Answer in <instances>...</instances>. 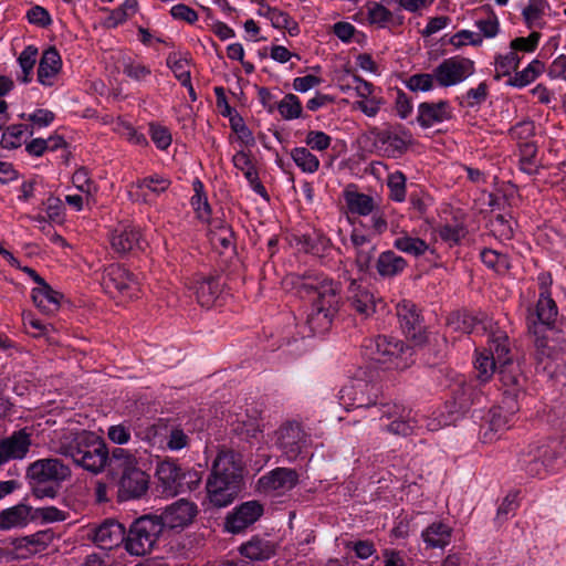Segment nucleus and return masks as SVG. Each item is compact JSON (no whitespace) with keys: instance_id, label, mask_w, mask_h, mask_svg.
Masks as SVG:
<instances>
[{"instance_id":"1","label":"nucleus","mask_w":566,"mask_h":566,"mask_svg":"<svg viewBox=\"0 0 566 566\" xmlns=\"http://www.w3.org/2000/svg\"><path fill=\"white\" fill-rule=\"evenodd\" d=\"M292 284L301 296L315 294L306 323L314 334L329 329L340 306V286L324 273L307 272L293 276Z\"/></svg>"},{"instance_id":"2","label":"nucleus","mask_w":566,"mask_h":566,"mask_svg":"<svg viewBox=\"0 0 566 566\" xmlns=\"http://www.w3.org/2000/svg\"><path fill=\"white\" fill-rule=\"evenodd\" d=\"M364 388H368L366 382L346 386L339 391L340 403L346 408H366L371 419L381 421L380 429L384 432L408 437L415 433L418 428V421L412 416L410 409L397 402L377 403L376 398L366 397Z\"/></svg>"},{"instance_id":"3","label":"nucleus","mask_w":566,"mask_h":566,"mask_svg":"<svg viewBox=\"0 0 566 566\" xmlns=\"http://www.w3.org/2000/svg\"><path fill=\"white\" fill-rule=\"evenodd\" d=\"M49 447L54 453L72 459L75 465L93 474H98L106 468L107 446L94 432L55 430Z\"/></svg>"},{"instance_id":"4","label":"nucleus","mask_w":566,"mask_h":566,"mask_svg":"<svg viewBox=\"0 0 566 566\" xmlns=\"http://www.w3.org/2000/svg\"><path fill=\"white\" fill-rule=\"evenodd\" d=\"M563 451L564 446L558 440L530 443L518 454V468L532 478H544L563 465Z\"/></svg>"},{"instance_id":"5","label":"nucleus","mask_w":566,"mask_h":566,"mask_svg":"<svg viewBox=\"0 0 566 566\" xmlns=\"http://www.w3.org/2000/svg\"><path fill=\"white\" fill-rule=\"evenodd\" d=\"M72 475L71 468L57 458L39 459L27 470L32 493L38 499L56 496L61 483Z\"/></svg>"},{"instance_id":"6","label":"nucleus","mask_w":566,"mask_h":566,"mask_svg":"<svg viewBox=\"0 0 566 566\" xmlns=\"http://www.w3.org/2000/svg\"><path fill=\"white\" fill-rule=\"evenodd\" d=\"M364 354L374 361L387 365L388 368L406 369L413 363L412 347L389 335H378L366 339Z\"/></svg>"},{"instance_id":"7","label":"nucleus","mask_w":566,"mask_h":566,"mask_svg":"<svg viewBox=\"0 0 566 566\" xmlns=\"http://www.w3.org/2000/svg\"><path fill=\"white\" fill-rule=\"evenodd\" d=\"M558 315V308L551 296V292H539L538 300L534 306L527 307L526 323L528 332L535 336L537 353L543 356L551 355L548 335Z\"/></svg>"},{"instance_id":"8","label":"nucleus","mask_w":566,"mask_h":566,"mask_svg":"<svg viewBox=\"0 0 566 566\" xmlns=\"http://www.w3.org/2000/svg\"><path fill=\"white\" fill-rule=\"evenodd\" d=\"M164 533L161 520L156 514L137 517L125 534V549L132 556H145L157 546Z\"/></svg>"},{"instance_id":"9","label":"nucleus","mask_w":566,"mask_h":566,"mask_svg":"<svg viewBox=\"0 0 566 566\" xmlns=\"http://www.w3.org/2000/svg\"><path fill=\"white\" fill-rule=\"evenodd\" d=\"M102 285L112 297L133 300L138 297L139 282L126 268L119 264H111L104 272Z\"/></svg>"},{"instance_id":"10","label":"nucleus","mask_w":566,"mask_h":566,"mask_svg":"<svg viewBox=\"0 0 566 566\" xmlns=\"http://www.w3.org/2000/svg\"><path fill=\"white\" fill-rule=\"evenodd\" d=\"M437 85L450 87L464 82L475 72L474 62L460 55L444 59L433 69Z\"/></svg>"},{"instance_id":"11","label":"nucleus","mask_w":566,"mask_h":566,"mask_svg":"<svg viewBox=\"0 0 566 566\" xmlns=\"http://www.w3.org/2000/svg\"><path fill=\"white\" fill-rule=\"evenodd\" d=\"M109 242L120 255L143 251L147 244L142 229L132 223H118L111 232Z\"/></svg>"},{"instance_id":"12","label":"nucleus","mask_w":566,"mask_h":566,"mask_svg":"<svg viewBox=\"0 0 566 566\" xmlns=\"http://www.w3.org/2000/svg\"><path fill=\"white\" fill-rule=\"evenodd\" d=\"M276 434V443L290 461H294L310 442V436L295 421L282 424Z\"/></svg>"},{"instance_id":"13","label":"nucleus","mask_w":566,"mask_h":566,"mask_svg":"<svg viewBox=\"0 0 566 566\" xmlns=\"http://www.w3.org/2000/svg\"><path fill=\"white\" fill-rule=\"evenodd\" d=\"M198 514V507L193 502L185 499L178 500L168 505L160 515L163 528H185L192 523Z\"/></svg>"},{"instance_id":"14","label":"nucleus","mask_w":566,"mask_h":566,"mask_svg":"<svg viewBox=\"0 0 566 566\" xmlns=\"http://www.w3.org/2000/svg\"><path fill=\"white\" fill-rule=\"evenodd\" d=\"M189 290L193 291L197 302L206 308L213 306L221 294V284L217 276L193 274L188 282Z\"/></svg>"},{"instance_id":"15","label":"nucleus","mask_w":566,"mask_h":566,"mask_svg":"<svg viewBox=\"0 0 566 566\" xmlns=\"http://www.w3.org/2000/svg\"><path fill=\"white\" fill-rule=\"evenodd\" d=\"M31 444V433L25 428L0 439V465L11 460L24 459L30 451Z\"/></svg>"},{"instance_id":"16","label":"nucleus","mask_w":566,"mask_h":566,"mask_svg":"<svg viewBox=\"0 0 566 566\" xmlns=\"http://www.w3.org/2000/svg\"><path fill=\"white\" fill-rule=\"evenodd\" d=\"M453 117V108L449 101L423 102L418 105L417 123L422 128H430L434 125L450 120Z\"/></svg>"},{"instance_id":"17","label":"nucleus","mask_w":566,"mask_h":566,"mask_svg":"<svg viewBox=\"0 0 566 566\" xmlns=\"http://www.w3.org/2000/svg\"><path fill=\"white\" fill-rule=\"evenodd\" d=\"M209 476L226 479L241 485L242 464L239 455L231 450L220 451L212 463Z\"/></svg>"},{"instance_id":"18","label":"nucleus","mask_w":566,"mask_h":566,"mask_svg":"<svg viewBox=\"0 0 566 566\" xmlns=\"http://www.w3.org/2000/svg\"><path fill=\"white\" fill-rule=\"evenodd\" d=\"M262 514L263 507L260 503L245 502L227 516L226 528L230 533L238 534L255 523Z\"/></svg>"},{"instance_id":"19","label":"nucleus","mask_w":566,"mask_h":566,"mask_svg":"<svg viewBox=\"0 0 566 566\" xmlns=\"http://www.w3.org/2000/svg\"><path fill=\"white\" fill-rule=\"evenodd\" d=\"M206 489L211 504L216 507H226L235 500L241 485L226 479L209 476Z\"/></svg>"},{"instance_id":"20","label":"nucleus","mask_w":566,"mask_h":566,"mask_svg":"<svg viewBox=\"0 0 566 566\" xmlns=\"http://www.w3.org/2000/svg\"><path fill=\"white\" fill-rule=\"evenodd\" d=\"M346 298L349 307L364 318L376 311L374 294L355 279L349 280Z\"/></svg>"},{"instance_id":"21","label":"nucleus","mask_w":566,"mask_h":566,"mask_svg":"<svg viewBox=\"0 0 566 566\" xmlns=\"http://www.w3.org/2000/svg\"><path fill=\"white\" fill-rule=\"evenodd\" d=\"M396 314L406 336L420 339L423 324L416 304L411 301L403 300L397 304Z\"/></svg>"},{"instance_id":"22","label":"nucleus","mask_w":566,"mask_h":566,"mask_svg":"<svg viewBox=\"0 0 566 566\" xmlns=\"http://www.w3.org/2000/svg\"><path fill=\"white\" fill-rule=\"evenodd\" d=\"M297 482V472L289 468H276L259 479V484L264 491L280 494L292 490Z\"/></svg>"},{"instance_id":"23","label":"nucleus","mask_w":566,"mask_h":566,"mask_svg":"<svg viewBox=\"0 0 566 566\" xmlns=\"http://www.w3.org/2000/svg\"><path fill=\"white\" fill-rule=\"evenodd\" d=\"M499 376L505 395L516 399L524 392L526 377L518 361H506L499 367Z\"/></svg>"},{"instance_id":"24","label":"nucleus","mask_w":566,"mask_h":566,"mask_svg":"<svg viewBox=\"0 0 566 566\" xmlns=\"http://www.w3.org/2000/svg\"><path fill=\"white\" fill-rule=\"evenodd\" d=\"M374 144L389 157H398L407 149L406 138L396 129L387 126L371 130Z\"/></svg>"},{"instance_id":"25","label":"nucleus","mask_w":566,"mask_h":566,"mask_svg":"<svg viewBox=\"0 0 566 566\" xmlns=\"http://www.w3.org/2000/svg\"><path fill=\"white\" fill-rule=\"evenodd\" d=\"M125 531L116 521H105L93 530L92 539L102 549H112L119 543L125 544Z\"/></svg>"},{"instance_id":"26","label":"nucleus","mask_w":566,"mask_h":566,"mask_svg":"<svg viewBox=\"0 0 566 566\" xmlns=\"http://www.w3.org/2000/svg\"><path fill=\"white\" fill-rule=\"evenodd\" d=\"M157 479L166 495H177L181 486L182 471L181 468L174 461H163L156 469Z\"/></svg>"},{"instance_id":"27","label":"nucleus","mask_w":566,"mask_h":566,"mask_svg":"<svg viewBox=\"0 0 566 566\" xmlns=\"http://www.w3.org/2000/svg\"><path fill=\"white\" fill-rule=\"evenodd\" d=\"M148 489V475L138 467L123 473L119 479V491L125 499H138Z\"/></svg>"},{"instance_id":"28","label":"nucleus","mask_w":566,"mask_h":566,"mask_svg":"<svg viewBox=\"0 0 566 566\" xmlns=\"http://www.w3.org/2000/svg\"><path fill=\"white\" fill-rule=\"evenodd\" d=\"M366 19L370 25L378 29L400 27L403 24V17H396L386 6L377 1H367L365 4Z\"/></svg>"},{"instance_id":"29","label":"nucleus","mask_w":566,"mask_h":566,"mask_svg":"<svg viewBox=\"0 0 566 566\" xmlns=\"http://www.w3.org/2000/svg\"><path fill=\"white\" fill-rule=\"evenodd\" d=\"M453 535V528L443 521H434L421 532V538L427 548H446Z\"/></svg>"},{"instance_id":"30","label":"nucleus","mask_w":566,"mask_h":566,"mask_svg":"<svg viewBox=\"0 0 566 566\" xmlns=\"http://www.w3.org/2000/svg\"><path fill=\"white\" fill-rule=\"evenodd\" d=\"M61 69V55L54 46H50L41 56L38 67V81L44 86H52Z\"/></svg>"},{"instance_id":"31","label":"nucleus","mask_w":566,"mask_h":566,"mask_svg":"<svg viewBox=\"0 0 566 566\" xmlns=\"http://www.w3.org/2000/svg\"><path fill=\"white\" fill-rule=\"evenodd\" d=\"M171 185L169 178L161 175H150L136 180L134 186L137 188L136 200L148 202L149 196L158 197L164 193Z\"/></svg>"},{"instance_id":"32","label":"nucleus","mask_w":566,"mask_h":566,"mask_svg":"<svg viewBox=\"0 0 566 566\" xmlns=\"http://www.w3.org/2000/svg\"><path fill=\"white\" fill-rule=\"evenodd\" d=\"M232 163L237 169L243 172L252 190L265 200H269V193L263 184L260 181L258 170L253 165L250 156L243 150L238 151L234 154Z\"/></svg>"},{"instance_id":"33","label":"nucleus","mask_w":566,"mask_h":566,"mask_svg":"<svg viewBox=\"0 0 566 566\" xmlns=\"http://www.w3.org/2000/svg\"><path fill=\"white\" fill-rule=\"evenodd\" d=\"M343 197L348 212L353 214L366 217L371 214L376 208L374 198L357 191L354 185L345 188Z\"/></svg>"},{"instance_id":"34","label":"nucleus","mask_w":566,"mask_h":566,"mask_svg":"<svg viewBox=\"0 0 566 566\" xmlns=\"http://www.w3.org/2000/svg\"><path fill=\"white\" fill-rule=\"evenodd\" d=\"M33 518L32 507L20 503L0 512V530L9 531L12 528L24 527Z\"/></svg>"},{"instance_id":"35","label":"nucleus","mask_w":566,"mask_h":566,"mask_svg":"<svg viewBox=\"0 0 566 566\" xmlns=\"http://www.w3.org/2000/svg\"><path fill=\"white\" fill-rule=\"evenodd\" d=\"M407 266V260L396 254L392 250L381 252L375 262L376 271L382 279H391L398 276L406 270Z\"/></svg>"},{"instance_id":"36","label":"nucleus","mask_w":566,"mask_h":566,"mask_svg":"<svg viewBox=\"0 0 566 566\" xmlns=\"http://www.w3.org/2000/svg\"><path fill=\"white\" fill-rule=\"evenodd\" d=\"M62 294L53 290L46 282L32 290V300L35 306L45 314H53L60 307Z\"/></svg>"},{"instance_id":"37","label":"nucleus","mask_w":566,"mask_h":566,"mask_svg":"<svg viewBox=\"0 0 566 566\" xmlns=\"http://www.w3.org/2000/svg\"><path fill=\"white\" fill-rule=\"evenodd\" d=\"M240 554L250 560H265L275 553V545L265 538L253 536L239 547Z\"/></svg>"},{"instance_id":"38","label":"nucleus","mask_w":566,"mask_h":566,"mask_svg":"<svg viewBox=\"0 0 566 566\" xmlns=\"http://www.w3.org/2000/svg\"><path fill=\"white\" fill-rule=\"evenodd\" d=\"M549 10V3L546 0H528L522 10L524 23L530 30H542L546 25L545 15Z\"/></svg>"},{"instance_id":"39","label":"nucleus","mask_w":566,"mask_h":566,"mask_svg":"<svg viewBox=\"0 0 566 566\" xmlns=\"http://www.w3.org/2000/svg\"><path fill=\"white\" fill-rule=\"evenodd\" d=\"M106 467L113 474L122 475L137 467V459L132 451L116 447L111 452L107 450Z\"/></svg>"},{"instance_id":"40","label":"nucleus","mask_w":566,"mask_h":566,"mask_svg":"<svg viewBox=\"0 0 566 566\" xmlns=\"http://www.w3.org/2000/svg\"><path fill=\"white\" fill-rule=\"evenodd\" d=\"M53 536L50 532L41 531L34 534L17 538L13 542L15 549H25V553H21L20 557L25 558L28 555H33L44 551L52 542Z\"/></svg>"},{"instance_id":"41","label":"nucleus","mask_w":566,"mask_h":566,"mask_svg":"<svg viewBox=\"0 0 566 566\" xmlns=\"http://www.w3.org/2000/svg\"><path fill=\"white\" fill-rule=\"evenodd\" d=\"M483 350L489 355H492L493 358H496L499 367L506 364V361H513L510 355L511 349L509 337L504 332L499 331L492 333L488 342V348H484Z\"/></svg>"},{"instance_id":"42","label":"nucleus","mask_w":566,"mask_h":566,"mask_svg":"<svg viewBox=\"0 0 566 566\" xmlns=\"http://www.w3.org/2000/svg\"><path fill=\"white\" fill-rule=\"evenodd\" d=\"M544 71L545 64L542 61L534 59L525 69L520 72H515L513 76H510L506 81V85L523 88L533 83Z\"/></svg>"},{"instance_id":"43","label":"nucleus","mask_w":566,"mask_h":566,"mask_svg":"<svg viewBox=\"0 0 566 566\" xmlns=\"http://www.w3.org/2000/svg\"><path fill=\"white\" fill-rule=\"evenodd\" d=\"M108 12L105 20V25L111 29H115L118 25L125 23L130 17H133L138 10V0H125L119 7L115 9H103Z\"/></svg>"},{"instance_id":"44","label":"nucleus","mask_w":566,"mask_h":566,"mask_svg":"<svg viewBox=\"0 0 566 566\" xmlns=\"http://www.w3.org/2000/svg\"><path fill=\"white\" fill-rule=\"evenodd\" d=\"M392 247L398 251L415 258L423 255L429 249V245L424 240L417 237H410L405 231L394 240Z\"/></svg>"},{"instance_id":"45","label":"nucleus","mask_w":566,"mask_h":566,"mask_svg":"<svg viewBox=\"0 0 566 566\" xmlns=\"http://www.w3.org/2000/svg\"><path fill=\"white\" fill-rule=\"evenodd\" d=\"M521 62V57L516 52H507L505 54H499L495 56L494 61V80L500 81L503 77L513 76L512 73L515 72Z\"/></svg>"},{"instance_id":"46","label":"nucleus","mask_w":566,"mask_h":566,"mask_svg":"<svg viewBox=\"0 0 566 566\" xmlns=\"http://www.w3.org/2000/svg\"><path fill=\"white\" fill-rule=\"evenodd\" d=\"M303 243L312 254L323 256L333 248L332 240L321 230H313L303 237Z\"/></svg>"},{"instance_id":"47","label":"nucleus","mask_w":566,"mask_h":566,"mask_svg":"<svg viewBox=\"0 0 566 566\" xmlns=\"http://www.w3.org/2000/svg\"><path fill=\"white\" fill-rule=\"evenodd\" d=\"M168 420L158 419L153 424L145 428L144 431L139 432L142 440L147 441L150 446L157 447L158 449H165V442L167 437Z\"/></svg>"},{"instance_id":"48","label":"nucleus","mask_w":566,"mask_h":566,"mask_svg":"<svg viewBox=\"0 0 566 566\" xmlns=\"http://www.w3.org/2000/svg\"><path fill=\"white\" fill-rule=\"evenodd\" d=\"M32 135L33 130L24 124H13L9 126L2 134L1 147L4 149L19 148L24 142L25 134Z\"/></svg>"},{"instance_id":"49","label":"nucleus","mask_w":566,"mask_h":566,"mask_svg":"<svg viewBox=\"0 0 566 566\" xmlns=\"http://www.w3.org/2000/svg\"><path fill=\"white\" fill-rule=\"evenodd\" d=\"M294 164L305 174H314L319 169V159L307 147H295L291 150Z\"/></svg>"},{"instance_id":"50","label":"nucleus","mask_w":566,"mask_h":566,"mask_svg":"<svg viewBox=\"0 0 566 566\" xmlns=\"http://www.w3.org/2000/svg\"><path fill=\"white\" fill-rule=\"evenodd\" d=\"M276 109L285 120H293L303 117V106L301 99L295 94H286L276 104Z\"/></svg>"},{"instance_id":"51","label":"nucleus","mask_w":566,"mask_h":566,"mask_svg":"<svg viewBox=\"0 0 566 566\" xmlns=\"http://www.w3.org/2000/svg\"><path fill=\"white\" fill-rule=\"evenodd\" d=\"M474 368L476 370V377L481 382L489 381L494 371L499 370V363L496 361V358H493L492 355H489L486 352L482 350L478 353L475 361H474Z\"/></svg>"},{"instance_id":"52","label":"nucleus","mask_w":566,"mask_h":566,"mask_svg":"<svg viewBox=\"0 0 566 566\" xmlns=\"http://www.w3.org/2000/svg\"><path fill=\"white\" fill-rule=\"evenodd\" d=\"M480 259L484 265L497 273H505L511 268L510 258L496 250L483 249Z\"/></svg>"},{"instance_id":"53","label":"nucleus","mask_w":566,"mask_h":566,"mask_svg":"<svg viewBox=\"0 0 566 566\" xmlns=\"http://www.w3.org/2000/svg\"><path fill=\"white\" fill-rule=\"evenodd\" d=\"M192 187L195 195L191 197V206L200 220L208 221L211 208L203 191V184L199 179H196Z\"/></svg>"},{"instance_id":"54","label":"nucleus","mask_w":566,"mask_h":566,"mask_svg":"<svg viewBox=\"0 0 566 566\" xmlns=\"http://www.w3.org/2000/svg\"><path fill=\"white\" fill-rule=\"evenodd\" d=\"M38 48L34 45H28L20 53L18 63L21 67L22 74L18 75V80L24 84L31 81V74L36 62Z\"/></svg>"},{"instance_id":"55","label":"nucleus","mask_w":566,"mask_h":566,"mask_svg":"<svg viewBox=\"0 0 566 566\" xmlns=\"http://www.w3.org/2000/svg\"><path fill=\"white\" fill-rule=\"evenodd\" d=\"M123 74L135 82L143 83L151 75V69L139 60L128 57L123 61Z\"/></svg>"},{"instance_id":"56","label":"nucleus","mask_w":566,"mask_h":566,"mask_svg":"<svg viewBox=\"0 0 566 566\" xmlns=\"http://www.w3.org/2000/svg\"><path fill=\"white\" fill-rule=\"evenodd\" d=\"M167 431L165 449L179 451L188 447L190 438L179 424L168 421Z\"/></svg>"},{"instance_id":"57","label":"nucleus","mask_w":566,"mask_h":566,"mask_svg":"<svg viewBox=\"0 0 566 566\" xmlns=\"http://www.w3.org/2000/svg\"><path fill=\"white\" fill-rule=\"evenodd\" d=\"M406 182L407 178L402 171L396 170L389 174L387 178L389 199L395 202H403L407 195Z\"/></svg>"},{"instance_id":"58","label":"nucleus","mask_w":566,"mask_h":566,"mask_svg":"<svg viewBox=\"0 0 566 566\" xmlns=\"http://www.w3.org/2000/svg\"><path fill=\"white\" fill-rule=\"evenodd\" d=\"M271 25L274 29L286 30L291 36H296L300 34V25L298 23L287 13L275 7L271 17Z\"/></svg>"},{"instance_id":"59","label":"nucleus","mask_w":566,"mask_h":566,"mask_svg":"<svg viewBox=\"0 0 566 566\" xmlns=\"http://www.w3.org/2000/svg\"><path fill=\"white\" fill-rule=\"evenodd\" d=\"M167 66L172 71L175 77L180 82V84H187L189 82L190 70L188 65V60L181 57L177 53H170L166 60Z\"/></svg>"},{"instance_id":"60","label":"nucleus","mask_w":566,"mask_h":566,"mask_svg":"<svg viewBox=\"0 0 566 566\" xmlns=\"http://www.w3.org/2000/svg\"><path fill=\"white\" fill-rule=\"evenodd\" d=\"M436 75L432 73H417L409 76L405 84L412 92H430L434 88Z\"/></svg>"},{"instance_id":"61","label":"nucleus","mask_w":566,"mask_h":566,"mask_svg":"<svg viewBox=\"0 0 566 566\" xmlns=\"http://www.w3.org/2000/svg\"><path fill=\"white\" fill-rule=\"evenodd\" d=\"M480 10H485L488 17L475 21L479 31L485 38H494L499 33V19L490 6H483Z\"/></svg>"},{"instance_id":"62","label":"nucleus","mask_w":566,"mask_h":566,"mask_svg":"<svg viewBox=\"0 0 566 566\" xmlns=\"http://www.w3.org/2000/svg\"><path fill=\"white\" fill-rule=\"evenodd\" d=\"M488 95L489 86L485 82H481L476 87L467 91L460 104L465 107H476L486 101Z\"/></svg>"},{"instance_id":"63","label":"nucleus","mask_w":566,"mask_h":566,"mask_svg":"<svg viewBox=\"0 0 566 566\" xmlns=\"http://www.w3.org/2000/svg\"><path fill=\"white\" fill-rule=\"evenodd\" d=\"M342 90L343 92L354 90L356 95L363 99L375 94L377 87L371 82H368L359 75L354 74L352 75L350 82L346 86H342Z\"/></svg>"},{"instance_id":"64","label":"nucleus","mask_w":566,"mask_h":566,"mask_svg":"<svg viewBox=\"0 0 566 566\" xmlns=\"http://www.w3.org/2000/svg\"><path fill=\"white\" fill-rule=\"evenodd\" d=\"M541 39V33L538 31H532L528 36H520L515 38L511 41L510 48L512 52H524L530 53L536 50L538 42Z\"/></svg>"}]
</instances>
